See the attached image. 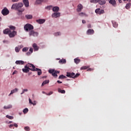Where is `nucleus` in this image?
<instances>
[{
    "label": "nucleus",
    "mask_w": 131,
    "mask_h": 131,
    "mask_svg": "<svg viewBox=\"0 0 131 131\" xmlns=\"http://www.w3.org/2000/svg\"><path fill=\"white\" fill-rule=\"evenodd\" d=\"M98 4L101 6H103V5H105V4H106V1L105 0H103V1L101 0L99 1Z\"/></svg>",
    "instance_id": "a878e982"
},
{
    "label": "nucleus",
    "mask_w": 131,
    "mask_h": 131,
    "mask_svg": "<svg viewBox=\"0 0 131 131\" xmlns=\"http://www.w3.org/2000/svg\"><path fill=\"white\" fill-rule=\"evenodd\" d=\"M86 33L88 35H91L92 34H94V33H95V31H94V30L89 29L86 31Z\"/></svg>",
    "instance_id": "2eb2a0df"
},
{
    "label": "nucleus",
    "mask_w": 131,
    "mask_h": 131,
    "mask_svg": "<svg viewBox=\"0 0 131 131\" xmlns=\"http://www.w3.org/2000/svg\"><path fill=\"white\" fill-rule=\"evenodd\" d=\"M54 35L55 36H60V35H61V32H56L54 34Z\"/></svg>",
    "instance_id": "f704fd0d"
},
{
    "label": "nucleus",
    "mask_w": 131,
    "mask_h": 131,
    "mask_svg": "<svg viewBox=\"0 0 131 131\" xmlns=\"http://www.w3.org/2000/svg\"><path fill=\"white\" fill-rule=\"evenodd\" d=\"M66 75L68 77H70L71 78H76L77 77H78V76H79L80 74L77 73L75 75V73H74L67 72Z\"/></svg>",
    "instance_id": "f03ea898"
},
{
    "label": "nucleus",
    "mask_w": 131,
    "mask_h": 131,
    "mask_svg": "<svg viewBox=\"0 0 131 131\" xmlns=\"http://www.w3.org/2000/svg\"><path fill=\"white\" fill-rule=\"evenodd\" d=\"M94 70V69L89 68L87 70V71H93Z\"/></svg>",
    "instance_id": "603ef678"
},
{
    "label": "nucleus",
    "mask_w": 131,
    "mask_h": 131,
    "mask_svg": "<svg viewBox=\"0 0 131 131\" xmlns=\"http://www.w3.org/2000/svg\"><path fill=\"white\" fill-rule=\"evenodd\" d=\"M101 0H91V3H93L94 4H97L99 3Z\"/></svg>",
    "instance_id": "2f4dec72"
},
{
    "label": "nucleus",
    "mask_w": 131,
    "mask_h": 131,
    "mask_svg": "<svg viewBox=\"0 0 131 131\" xmlns=\"http://www.w3.org/2000/svg\"><path fill=\"white\" fill-rule=\"evenodd\" d=\"M89 66H84L80 68V70H85V69H88L89 68Z\"/></svg>",
    "instance_id": "c9c22d12"
},
{
    "label": "nucleus",
    "mask_w": 131,
    "mask_h": 131,
    "mask_svg": "<svg viewBox=\"0 0 131 131\" xmlns=\"http://www.w3.org/2000/svg\"><path fill=\"white\" fill-rule=\"evenodd\" d=\"M52 10L54 13L58 12L60 10V8L58 6H55L52 8Z\"/></svg>",
    "instance_id": "dca6fc26"
},
{
    "label": "nucleus",
    "mask_w": 131,
    "mask_h": 131,
    "mask_svg": "<svg viewBox=\"0 0 131 131\" xmlns=\"http://www.w3.org/2000/svg\"><path fill=\"white\" fill-rule=\"evenodd\" d=\"M104 13H105V11H104V10L103 9H100L99 10V12L98 13L99 15H101V14H104Z\"/></svg>",
    "instance_id": "4c0bfd02"
},
{
    "label": "nucleus",
    "mask_w": 131,
    "mask_h": 131,
    "mask_svg": "<svg viewBox=\"0 0 131 131\" xmlns=\"http://www.w3.org/2000/svg\"><path fill=\"white\" fill-rule=\"evenodd\" d=\"M64 78H66V76L63 75H61L58 77V79H64Z\"/></svg>",
    "instance_id": "473e14b6"
},
{
    "label": "nucleus",
    "mask_w": 131,
    "mask_h": 131,
    "mask_svg": "<svg viewBox=\"0 0 131 131\" xmlns=\"http://www.w3.org/2000/svg\"><path fill=\"white\" fill-rule=\"evenodd\" d=\"M10 31H11L10 29H6L4 30H3V33L4 34H9V33H10Z\"/></svg>",
    "instance_id": "4be33fe9"
},
{
    "label": "nucleus",
    "mask_w": 131,
    "mask_h": 131,
    "mask_svg": "<svg viewBox=\"0 0 131 131\" xmlns=\"http://www.w3.org/2000/svg\"><path fill=\"white\" fill-rule=\"evenodd\" d=\"M53 76H55L56 77H57L58 76V75H57V73H56V72L54 71V72H53V73L52 74Z\"/></svg>",
    "instance_id": "c03bdc74"
},
{
    "label": "nucleus",
    "mask_w": 131,
    "mask_h": 131,
    "mask_svg": "<svg viewBox=\"0 0 131 131\" xmlns=\"http://www.w3.org/2000/svg\"><path fill=\"white\" fill-rule=\"evenodd\" d=\"M29 64V66H28V67H32V65H33V64H30V63H28Z\"/></svg>",
    "instance_id": "13d9d810"
},
{
    "label": "nucleus",
    "mask_w": 131,
    "mask_h": 131,
    "mask_svg": "<svg viewBox=\"0 0 131 131\" xmlns=\"http://www.w3.org/2000/svg\"><path fill=\"white\" fill-rule=\"evenodd\" d=\"M55 72V70H53V69H50L49 70V72L51 74H52L53 73V72Z\"/></svg>",
    "instance_id": "37998d69"
},
{
    "label": "nucleus",
    "mask_w": 131,
    "mask_h": 131,
    "mask_svg": "<svg viewBox=\"0 0 131 131\" xmlns=\"http://www.w3.org/2000/svg\"><path fill=\"white\" fill-rule=\"evenodd\" d=\"M19 0H11L12 3H18Z\"/></svg>",
    "instance_id": "09e8293b"
},
{
    "label": "nucleus",
    "mask_w": 131,
    "mask_h": 131,
    "mask_svg": "<svg viewBox=\"0 0 131 131\" xmlns=\"http://www.w3.org/2000/svg\"><path fill=\"white\" fill-rule=\"evenodd\" d=\"M24 129L26 131H29L30 130V128L28 126L25 127Z\"/></svg>",
    "instance_id": "a18cd8bd"
},
{
    "label": "nucleus",
    "mask_w": 131,
    "mask_h": 131,
    "mask_svg": "<svg viewBox=\"0 0 131 131\" xmlns=\"http://www.w3.org/2000/svg\"><path fill=\"white\" fill-rule=\"evenodd\" d=\"M129 2L130 3V2H131V0H123V2Z\"/></svg>",
    "instance_id": "0e129e2a"
},
{
    "label": "nucleus",
    "mask_w": 131,
    "mask_h": 131,
    "mask_svg": "<svg viewBox=\"0 0 131 131\" xmlns=\"http://www.w3.org/2000/svg\"><path fill=\"white\" fill-rule=\"evenodd\" d=\"M23 45H18L15 48V51L16 53H19L20 52V50L23 48Z\"/></svg>",
    "instance_id": "f8f14e48"
},
{
    "label": "nucleus",
    "mask_w": 131,
    "mask_h": 131,
    "mask_svg": "<svg viewBox=\"0 0 131 131\" xmlns=\"http://www.w3.org/2000/svg\"><path fill=\"white\" fill-rule=\"evenodd\" d=\"M29 36H34V37L38 36V32H35L34 30H31L29 32Z\"/></svg>",
    "instance_id": "39448f33"
},
{
    "label": "nucleus",
    "mask_w": 131,
    "mask_h": 131,
    "mask_svg": "<svg viewBox=\"0 0 131 131\" xmlns=\"http://www.w3.org/2000/svg\"><path fill=\"white\" fill-rule=\"evenodd\" d=\"M33 53V49L32 48H30L29 52L26 53L27 56H30L31 54Z\"/></svg>",
    "instance_id": "f3484780"
},
{
    "label": "nucleus",
    "mask_w": 131,
    "mask_h": 131,
    "mask_svg": "<svg viewBox=\"0 0 131 131\" xmlns=\"http://www.w3.org/2000/svg\"><path fill=\"white\" fill-rule=\"evenodd\" d=\"M78 15L80 17H83L84 16H85V17H88V14H85V13H83V12L79 13Z\"/></svg>",
    "instance_id": "393cba45"
},
{
    "label": "nucleus",
    "mask_w": 131,
    "mask_h": 131,
    "mask_svg": "<svg viewBox=\"0 0 131 131\" xmlns=\"http://www.w3.org/2000/svg\"><path fill=\"white\" fill-rule=\"evenodd\" d=\"M32 47L34 49V51H38V47H37V45H36V43H33L32 45Z\"/></svg>",
    "instance_id": "5701e85b"
},
{
    "label": "nucleus",
    "mask_w": 131,
    "mask_h": 131,
    "mask_svg": "<svg viewBox=\"0 0 131 131\" xmlns=\"http://www.w3.org/2000/svg\"><path fill=\"white\" fill-rule=\"evenodd\" d=\"M9 13H10V11H9V9L7 7L4 8L2 11V14L3 16L9 15Z\"/></svg>",
    "instance_id": "423d86ee"
},
{
    "label": "nucleus",
    "mask_w": 131,
    "mask_h": 131,
    "mask_svg": "<svg viewBox=\"0 0 131 131\" xmlns=\"http://www.w3.org/2000/svg\"><path fill=\"white\" fill-rule=\"evenodd\" d=\"M119 3H120V4H121V3H122V0H118Z\"/></svg>",
    "instance_id": "69168bd1"
},
{
    "label": "nucleus",
    "mask_w": 131,
    "mask_h": 131,
    "mask_svg": "<svg viewBox=\"0 0 131 131\" xmlns=\"http://www.w3.org/2000/svg\"><path fill=\"white\" fill-rule=\"evenodd\" d=\"M57 82L58 83H62V81H60V80H57Z\"/></svg>",
    "instance_id": "680f3d73"
},
{
    "label": "nucleus",
    "mask_w": 131,
    "mask_h": 131,
    "mask_svg": "<svg viewBox=\"0 0 131 131\" xmlns=\"http://www.w3.org/2000/svg\"><path fill=\"white\" fill-rule=\"evenodd\" d=\"M82 23L83 24H85V23H86L85 20H82Z\"/></svg>",
    "instance_id": "4d7b16f0"
},
{
    "label": "nucleus",
    "mask_w": 131,
    "mask_h": 131,
    "mask_svg": "<svg viewBox=\"0 0 131 131\" xmlns=\"http://www.w3.org/2000/svg\"><path fill=\"white\" fill-rule=\"evenodd\" d=\"M16 73H17V71H14L13 73H12V75H14V74H16Z\"/></svg>",
    "instance_id": "6e6d98bb"
},
{
    "label": "nucleus",
    "mask_w": 131,
    "mask_h": 131,
    "mask_svg": "<svg viewBox=\"0 0 131 131\" xmlns=\"http://www.w3.org/2000/svg\"><path fill=\"white\" fill-rule=\"evenodd\" d=\"M108 3H109V4L112 5V6L113 7H117V4L116 3V0H108Z\"/></svg>",
    "instance_id": "9b49d317"
},
{
    "label": "nucleus",
    "mask_w": 131,
    "mask_h": 131,
    "mask_svg": "<svg viewBox=\"0 0 131 131\" xmlns=\"http://www.w3.org/2000/svg\"><path fill=\"white\" fill-rule=\"evenodd\" d=\"M52 94H53V92H51L49 93V95H52Z\"/></svg>",
    "instance_id": "774afa93"
},
{
    "label": "nucleus",
    "mask_w": 131,
    "mask_h": 131,
    "mask_svg": "<svg viewBox=\"0 0 131 131\" xmlns=\"http://www.w3.org/2000/svg\"><path fill=\"white\" fill-rule=\"evenodd\" d=\"M28 92V89H24V90H23V92H24V93H26V92Z\"/></svg>",
    "instance_id": "8fccbe9b"
},
{
    "label": "nucleus",
    "mask_w": 131,
    "mask_h": 131,
    "mask_svg": "<svg viewBox=\"0 0 131 131\" xmlns=\"http://www.w3.org/2000/svg\"><path fill=\"white\" fill-rule=\"evenodd\" d=\"M33 69V68H32V69L30 68L29 67H28L27 66H25V68L23 69L22 70L25 73H28V72L29 71V70Z\"/></svg>",
    "instance_id": "9d476101"
},
{
    "label": "nucleus",
    "mask_w": 131,
    "mask_h": 131,
    "mask_svg": "<svg viewBox=\"0 0 131 131\" xmlns=\"http://www.w3.org/2000/svg\"><path fill=\"white\" fill-rule=\"evenodd\" d=\"M23 3L26 8L29 7V1L28 0H23Z\"/></svg>",
    "instance_id": "4468645a"
},
{
    "label": "nucleus",
    "mask_w": 131,
    "mask_h": 131,
    "mask_svg": "<svg viewBox=\"0 0 131 131\" xmlns=\"http://www.w3.org/2000/svg\"><path fill=\"white\" fill-rule=\"evenodd\" d=\"M21 14H22V12H19V13H18V15H21Z\"/></svg>",
    "instance_id": "338daca9"
},
{
    "label": "nucleus",
    "mask_w": 131,
    "mask_h": 131,
    "mask_svg": "<svg viewBox=\"0 0 131 131\" xmlns=\"http://www.w3.org/2000/svg\"><path fill=\"white\" fill-rule=\"evenodd\" d=\"M82 9H83V6L81 4H79L77 6L76 11L78 13H79L82 11Z\"/></svg>",
    "instance_id": "6e6552de"
},
{
    "label": "nucleus",
    "mask_w": 131,
    "mask_h": 131,
    "mask_svg": "<svg viewBox=\"0 0 131 131\" xmlns=\"http://www.w3.org/2000/svg\"><path fill=\"white\" fill-rule=\"evenodd\" d=\"M49 82H50V80H46L44 81L41 84V86H43L45 84H47V83H49Z\"/></svg>",
    "instance_id": "c85d7f7f"
},
{
    "label": "nucleus",
    "mask_w": 131,
    "mask_h": 131,
    "mask_svg": "<svg viewBox=\"0 0 131 131\" xmlns=\"http://www.w3.org/2000/svg\"><path fill=\"white\" fill-rule=\"evenodd\" d=\"M32 66L33 69L31 70V71H38L37 72L38 75H41L42 72L40 69L35 68V66H34V65L33 64H32Z\"/></svg>",
    "instance_id": "20e7f679"
},
{
    "label": "nucleus",
    "mask_w": 131,
    "mask_h": 131,
    "mask_svg": "<svg viewBox=\"0 0 131 131\" xmlns=\"http://www.w3.org/2000/svg\"><path fill=\"white\" fill-rule=\"evenodd\" d=\"M58 93H60L61 94H65L66 93L65 90H61L60 88L58 89Z\"/></svg>",
    "instance_id": "7c9ffc66"
},
{
    "label": "nucleus",
    "mask_w": 131,
    "mask_h": 131,
    "mask_svg": "<svg viewBox=\"0 0 131 131\" xmlns=\"http://www.w3.org/2000/svg\"><path fill=\"white\" fill-rule=\"evenodd\" d=\"M29 102L30 104H32V101L31 100V99L30 98L29 99Z\"/></svg>",
    "instance_id": "864d4df0"
},
{
    "label": "nucleus",
    "mask_w": 131,
    "mask_h": 131,
    "mask_svg": "<svg viewBox=\"0 0 131 131\" xmlns=\"http://www.w3.org/2000/svg\"><path fill=\"white\" fill-rule=\"evenodd\" d=\"M13 126H14V124H10V125H9V127H10V128H11V127H13Z\"/></svg>",
    "instance_id": "bf43d9fd"
},
{
    "label": "nucleus",
    "mask_w": 131,
    "mask_h": 131,
    "mask_svg": "<svg viewBox=\"0 0 131 131\" xmlns=\"http://www.w3.org/2000/svg\"><path fill=\"white\" fill-rule=\"evenodd\" d=\"M88 28H92V26L91 25V24L88 25Z\"/></svg>",
    "instance_id": "5fc2aeb1"
},
{
    "label": "nucleus",
    "mask_w": 131,
    "mask_h": 131,
    "mask_svg": "<svg viewBox=\"0 0 131 131\" xmlns=\"http://www.w3.org/2000/svg\"><path fill=\"white\" fill-rule=\"evenodd\" d=\"M25 17L26 18V19L29 20L30 19H32V18H33V16L31 14H26L25 15Z\"/></svg>",
    "instance_id": "412c9836"
},
{
    "label": "nucleus",
    "mask_w": 131,
    "mask_h": 131,
    "mask_svg": "<svg viewBox=\"0 0 131 131\" xmlns=\"http://www.w3.org/2000/svg\"><path fill=\"white\" fill-rule=\"evenodd\" d=\"M61 16V13L60 12H54L52 14L51 17L52 18H59Z\"/></svg>",
    "instance_id": "1a4fd4ad"
},
{
    "label": "nucleus",
    "mask_w": 131,
    "mask_h": 131,
    "mask_svg": "<svg viewBox=\"0 0 131 131\" xmlns=\"http://www.w3.org/2000/svg\"><path fill=\"white\" fill-rule=\"evenodd\" d=\"M23 6L24 4L21 2H19L18 3H14L11 6V9L12 10H15L16 11H18V12H24V9L23 8Z\"/></svg>",
    "instance_id": "f257e3e1"
},
{
    "label": "nucleus",
    "mask_w": 131,
    "mask_h": 131,
    "mask_svg": "<svg viewBox=\"0 0 131 131\" xmlns=\"http://www.w3.org/2000/svg\"><path fill=\"white\" fill-rule=\"evenodd\" d=\"M100 8H98L97 9L95 10V13L96 14H99V12L100 11Z\"/></svg>",
    "instance_id": "49530a36"
},
{
    "label": "nucleus",
    "mask_w": 131,
    "mask_h": 131,
    "mask_svg": "<svg viewBox=\"0 0 131 131\" xmlns=\"http://www.w3.org/2000/svg\"><path fill=\"white\" fill-rule=\"evenodd\" d=\"M36 22H37L38 24H43V23L46 22V19H37Z\"/></svg>",
    "instance_id": "ddd939ff"
},
{
    "label": "nucleus",
    "mask_w": 131,
    "mask_h": 131,
    "mask_svg": "<svg viewBox=\"0 0 131 131\" xmlns=\"http://www.w3.org/2000/svg\"><path fill=\"white\" fill-rule=\"evenodd\" d=\"M27 112H28V108H25V109H24L23 113H24V114H26Z\"/></svg>",
    "instance_id": "ea45409f"
},
{
    "label": "nucleus",
    "mask_w": 131,
    "mask_h": 131,
    "mask_svg": "<svg viewBox=\"0 0 131 131\" xmlns=\"http://www.w3.org/2000/svg\"><path fill=\"white\" fill-rule=\"evenodd\" d=\"M130 6H131L130 3H127L125 6L126 9H127V10H128V9H129V8H130Z\"/></svg>",
    "instance_id": "c756f323"
},
{
    "label": "nucleus",
    "mask_w": 131,
    "mask_h": 131,
    "mask_svg": "<svg viewBox=\"0 0 131 131\" xmlns=\"http://www.w3.org/2000/svg\"><path fill=\"white\" fill-rule=\"evenodd\" d=\"M15 64H16V65H23L24 64V61L23 60H16L15 61Z\"/></svg>",
    "instance_id": "a211bd4d"
},
{
    "label": "nucleus",
    "mask_w": 131,
    "mask_h": 131,
    "mask_svg": "<svg viewBox=\"0 0 131 131\" xmlns=\"http://www.w3.org/2000/svg\"><path fill=\"white\" fill-rule=\"evenodd\" d=\"M112 23H113V27H114L115 28H116V27L118 26V24L115 23V21H112Z\"/></svg>",
    "instance_id": "72a5a7b5"
},
{
    "label": "nucleus",
    "mask_w": 131,
    "mask_h": 131,
    "mask_svg": "<svg viewBox=\"0 0 131 131\" xmlns=\"http://www.w3.org/2000/svg\"><path fill=\"white\" fill-rule=\"evenodd\" d=\"M3 42L4 43H9V41L8 40H4Z\"/></svg>",
    "instance_id": "de8ad7c7"
},
{
    "label": "nucleus",
    "mask_w": 131,
    "mask_h": 131,
    "mask_svg": "<svg viewBox=\"0 0 131 131\" xmlns=\"http://www.w3.org/2000/svg\"><path fill=\"white\" fill-rule=\"evenodd\" d=\"M32 105H33V106H35V105H36V101H34L33 102H32Z\"/></svg>",
    "instance_id": "3c124183"
},
{
    "label": "nucleus",
    "mask_w": 131,
    "mask_h": 131,
    "mask_svg": "<svg viewBox=\"0 0 131 131\" xmlns=\"http://www.w3.org/2000/svg\"><path fill=\"white\" fill-rule=\"evenodd\" d=\"M33 28H34L33 26H32L30 24H27L24 26V30L27 32L30 30H33Z\"/></svg>",
    "instance_id": "7ed1b4c3"
},
{
    "label": "nucleus",
    "mask_w": 131,
    "mask_h": 131,
    "mask_svg": "<svg viewBox=\"0 0 131 131\" xmlns=\"http://www.w3.org/2000/svg\"><path fill=\"white\" fill-rule=\"evenodd\" d=\"M52 7H53V6H48L46 7L45 8V9H46L47 10H49V11H50V10H51V8H52Z\"/></svg>",
    "instance_id": "79ce46f5"
},
{
    "label": "nucleus",
    "mask_w": 131,
    "mask_h": 131,
    "mask_svg": "<svg viewBox=\"0 0 131 131\" xmlns=\"http://www.w3.org/2000/svg\"><path fill=\"white\" fill-rule=\"evenodd\" d=\"M58 62L60 64H66V59H61Z\"/></svg>",
    "instance_id": "cd10ccee"
},
{
    "label": "nucleus",
    "mask_w": 131,
    "mask_h": 131,
    "mask_svg": "<svg viewBox=\"0 0 131 131\" xmlns=\"http://www.w3.org/2000/svg\"><path fill=\"white\" fill-rule=\"evenodd\" d=\"M16 35H17V32L16 31H13L12 32L10 31L9 33V36L11 38L13 37H15V36Z\"/></svg>",
    "instance_id": "0eeeda50"
},
{
    "label": "nucleus",
    "mask_w": 131,
    "mask_h": 131,
    "mask_svg": "<svg viewBox=\"0 0 131 131\" xmlns=\"http://www.w3.org/2000/svg\"><path fill=\"white\" fill-rule=\"evenodd\" d=\"M55 72H56V74L60 73V71H55Z\"/></svg>",
    "instance_id": "e2e57ef3"
},
{
    "label": "nucleus",
    "mask_w": 131,
    "mask_h": 131,
    "mask_svg": "<svg viewBox=\"0 0 131 131\" xmlns=\"http://www.w3.org/2000/svg\"><path fill=\"white\" fill-rule=\"evenodd\" d=\"M18 91H19L18 88H15V89L11 90V92H10V95H13V94H15V93H17V92H18Z\"/></svg>",
    "instance_id": "aec40b11"
},
{
    "label": "nucleus",
    "mask_w": 131,
    "mask_h": 131,
    "mask_svg": "<svg viewBox=\"0 0 131 131\" xmlns=\"http://www.w3.org/2000/svg\"><path fill=\"white\" fill-rule=\"evenodd\" d=\"M11 108H13V105H12V104H9L7 106L5 105L4 106V109H5L6 110L7 109H11Z\"/></svg>",
    "instance_id": "6ab92c4d"
},
{
    "label": "nucleus",
    "mask_w": 131,
    "mask_h": 131,
    "mask_svg": "<svg viewBox=\"0 0 131 131\" xmlns=\"http://www.w3.org/2000/svg\"><path fill=\"white\" fill-rule=\"evenodd\" d=\"M9 28L13 31H14L15 29H16V27H15L14 26H10Z\"/></svg>",
    "instance_id": "a19ab883"
},
{
    "label": "nucleus",
    "mask_w": 131,
    "mask_h": 131,
    "mask_svg": "<svg viewBox=\"0 0 131 131\" xmlns=\"http://www.w3.org/2000/svg\"><path fill=\"white\" fill-rule=\"evenodd\" d=\"M74 61L76 64H78L80 62V59H78V58H75Z\"/></svg>",
    "instance_id": "bb28decb"
},
{
    "label": "nucleus",
    "mask_w": 131,
    "mask_h": 131,
    "mask_svg": "<svg viewBox=\"0 0 131 131\" xmlns=\"http://www.w3.org/2000/svg\"><path fill=\"white\" fill-rule=\"evenodd\" d=\"M29 48H28V47H25L23 49L22 51L24 52H27V51H28Z\"/></svg>",
    "instance_id": "e433bc0d"
},
{
    "label": "nucleus",
    "mask_w": 131,
    "mask_h": 131,
    "mask_svg": "<svg viewBox=\"0 0 131 131\" xmlns=\"http://www.w3.org/2000/svg\"><path fill=\"white\" fill-rule=\"evenodd\" d=\"M6 117L9 119H14V117L9 116V115H6Z\"/></svg>",
    "instance_id": "58836bf2"
},
{
    "label": "nucleus",
    "mask_w": 131,
    "mask_h": 131,
    "mask_svg": "<svg viewBox=\"0 0 131 131\" xmlns=\"http://www.w3.org/2000/svg\"><path fill=\"white\" fill-rule=\"evenodd\" d=\"M43 3V0H36L35 2L36 5H41Z\"/></svg>",
    "instance_id": "b1692460"
},
{
    "label": "nucleus",
    "mask_w": 131,
    "mask_h": 131,
    "mask_svg": "<svg viewBox=\"0 0 131 131\" xmlns=\"http://www.w3.org/2000/svg\"><path fill=\"white\" fill-rule=\"evenodd\" d=\"M13 125L14 126H15V127H18V125L17 124H16V123H14V124H13Z\"/></svg>",
    "instance_id": "052dcab7"
}]
</instances>
